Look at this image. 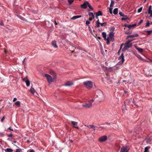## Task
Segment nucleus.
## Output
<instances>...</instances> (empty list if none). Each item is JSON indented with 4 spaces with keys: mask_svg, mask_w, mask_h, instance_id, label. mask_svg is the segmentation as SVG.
<instances>
[{
    "mask_svg": "<svg viewBox=\"0 0 152 152\" xmlns=\"http://www.w3.org/2000/svg\"><path fill=\"white\" fill-rule=\"evenodd\" d=\"M102 34L104 39H106L107 38H106V33L105 32H102Z\"/></svg>",
    "mask_w": 152,
    "mask_h": 152,
    "instance_id": "nucleus-21",
    "label": "nucleus"
},
{
    "mask_svg": "<svg viewBox=\"0 0 152 152\" xmlns=\"http://www.w3.org/2000/svg\"><path fill=\"white\" fill-rule=\"evenodd\" d=\"M118 60L119 61L117 63V65H122L124 61V56L123 53H122L121 55L119 57Z\"/></svg>",
    "mask_w": 152,
    "mask_h": 152,
    "instance_id": "nucleus-4",
    "label": "nucleus"
},
{
    "mask_svg": "<svg viewBox=\"0 0 152 152\" xmlns=\"http://www.w3.org/2000/svg\"><path fill=\"white\" fill-rule=\"evenodd\" d=\"M88 15H89L91 17V16H92V15H94L93 14V13H92V12H90L89 14H88Z\"/></svg>",
    "mask_w": 152,
    "mask_h": 152,
    "instance_id": "nucleus-44",
    "label": "nucleus"
},
{
    "mask_svg": "<svg viewBox=\"0 0 152 152\" xmlns=\"http://www.w3.org/2000/svg\"><path fill=\"white\" fill-rule=\"evenodd\" d=\"M82 17V16L81 15H76L73 17L71 18V20H75L76 19L80 18Z\"/></svg>",
    "mask_w": 152,
    "mask_h": 152,
    "instance_id": "nucleus-15",
    "label": "nucleus"
},
{
    "mask_svg": "<svg viewBox=\"0 0 152 152\" xmlns=\"http://www.w3.org/2000/svg\"><path fill=\"white\" fill-rule=\"evenodd\" d=\"M29 152H35V151L33 150H30Z\"/></svg>",
    "mask_w": 152,
    "mask_h": 152,
    "instance_id": "nucleus-55",
    "label": "nucleus"
},
{
    "mask_svg": "<svg viewBox=\"0 0 152 152\" xmlns=\"http://www.w3.org/2000/svg\"><path fill=\"white\" fill-rule=\"evenodd\" d=\"M129 25L128 24H125V25H124V26L125 27H129Z\"/></svg>",
    "mask_w": 152,
    "mask_h": 152,
    "instance_id": "nucleus-52",
    "label": "nucleus"
},
{
    "mask_svg": "<svg viewBox=\"0 0 152 152\" xmlns=\"http://www.w3.org/2000/svg\"><path fill=\"white\" fill-rule=\"evenodd\" d=\"M54 23H55V24L56 25H57V24H58L57 23V22H56V20H55V21H54Z\"/></svg>",
    "mask_w": 152,
    "mask_h": 152,
    "instance_id": "nucleus-59",
    "label": "nucleus"
},
{
    "mask_svg": "<svg viewBox=\"0 0 152 152\" xmlns=\"http://www.w3.org/2000/svg\"><path fill=\"white\" fill-rule=\"evenodd\" d=\"M142 10V7H140V8L138 9V10H137V12L138 13H140V12H141Z\"/></svg>",
    "mask_w": 152,
    "mask_h": 152,
    "instance_id": "nucleus-32",
    "label": "nucleus"
},
{
    "mask_svg": "<svg viewBox=\"0 0 152 152\" xmlns=\"http://www.w3.org/2000/svg\"><path fill=\"white\" fill-rule=\"evenodd\" d=\"M89 3L88 1H85L83 4L81 5V7L83 9H85L87 7Z\"/></svg>",
    "mask_w": 152,
    "mask_h": 152,
    "instance_id": "nucleus-11",
    "label": "nucleus"
},
{
    "mask_svg": "<svg viewBox=\"0 0 152 152\" xmlns=\"http://www.w3.org/2000/svg\"><path fill=\"white\" fill-rule=\"evenodd\" d=\"M26 58H24V59L23 60V63H24V62H25V60H26Z\"/></svg>",
    "mask_w": 152,
    "mask_h": 152,
    "instance_id": "nucleus-57",
    "label": "nucleus"
},
{
    "mask_svg": "<svg viewBox=\"0 0 152 152\" xmlns=\"http://www.w3.org/2000/svg\"><path fill=\"white\" fill-rule=\"evenodd\" d=\"M105 64H106V65H108V64H107V62H105Z\"/></svg>",
    "mask_w": 152,
    "mask_h": 152,
    "instance_id": "nucleus-63",
    "label": "nucleus"
},
{
    "mask_svg": "<svg viewBox=\"0 0 152 152\" xmlns=\"http://www.w3.org/2000/svg\"><path fill=\"white\" fill-rule=\"evenodd\" d=\"M52 44L54 47L56 48L58 47V46L56 45V42L54 40L52 42Z\"/></svg>",
    "mask_w": 152,
    "mask_h": 152,
    "instance_id": "nucleus-16",
    "label": "nucleus"
},
{
    "mask_svg": "<svg viewBox=\"0 0 152 152\" xmlns=\"http://www.w3.org/2000/svg\"><path fill=\"white\" fill-rule=\"evenodd\" d=\"M129 149V147L127 146H123L121 148L120 152H128Z\"/></svg>",
    "mask_w": 152,
    "mask_h": 152,
    "instance_id": "nucleus-6",
    "label": "nucleus"
},
{
    "mask_svg": "<svg viewBox=\"0 0 152 152\" xmlns=\"http://www.w3.org/2000/svg\"><path fill=\"white\" fill-rule=\"evenodd\" d=\"M88 7L91 10H93V8L91 6V4L89 3V4L88 5Z\"/></svg>",
    "mask_w": 152,
    "mask_h": 152,
    "instance_id": "nucleus-34",
    "label": "nucleus"
},
{
    "mask_svg": "<svg viewBox=\"0 0 152 152\" xmlns=\"http://www.w3.org/2000/svg\"><path fill=\"white\" fill-rule=\"evenodd\" d=\"M93 19V18H90L88 20H89L90 21H91Z\"/></svg>",
    "mask_w": 152,
    "mask_h": 152,
    "instance_id": "nucleus-53",
    "label": "nucleus"
},
{
    "mask_svg": "<svg viewBox=\"0 0 152 152\" xmlns=\"http://www.w3.org/2000/svg\"><path fill=\"white\" fill-rule=\"evenodd\" d=\"M96 27H99L100 26H99V24H100V23L99 22V20H98L96 22Z\"/></svg>",
    "mask_w": 152,
    "mask_h": 152,
    "instance_id": "nucleus-24",
    "label": "nucleus"
},
{
    "mask_svg": "<svg viewBox=\"0 0 152 152\" xmlns=\"http://www.w3.org/2000/svg\"><path fill=\"white\" fill-rule=\"evenodd\" d=\"M0 25H1V26H3V23L2 22V21H1L0 22Z\"/></svg>",
    "mask_w": 152,
    "mask_h": 152,
    "instance_id": "nucleus-51",
    "label": "nucleus"
},
{
    "mask_svg": "<svg viewBox=\"0 0 152 152\" xmlns=\"http://www.w3.org/2000/svg\"><path fill=\"white\" fill-rule=\"evenodd\" d=\"M125 17L122 18H121V20H126L128 19V18L126 16H125Z\"/></svg>",
    "mask_w": 152,
    "mask_h": 152,
    "instance_id": "nucleus-33",
    "label": "nucleus"
},
{
    "mask_svg": "<svg viewBox=\"0 0 152 152\" xmlns=\"http://www.w3.org/2000/svg\"><path fill=\"white\" fill-rule=\"evenodd\" d=\"M25 82L26 86H29L30 84V81L28 80H27L25 81Z\"/></svg>",
    "mask_w": 152,
    "mask_h": 152,
    "instance_id": "nucleus-25",
    "label": "nucleus"
},
{
    "mask_svg": "<svg viewBox=\"0 0 152 152\" xmlns=\"http://www.w3.org/2000/svg\"><path fill=\"white\" fill-rule=\"evenodd\" d=\"M123 44H122L121 45V48H120V49L119 50V51L118 52V53H119V51H120V50L121 49V47H122V45H123Z\"/></svg>",
    "mask_w": 152,
    "mask_h": 152,
    "instance_id": "nucleus-56",
    "label": "nucleus"
},
{
    "mask_svg": "<svg viewBox=\"0 0 152 152\" xmlns=\"http://www.w3.org/2000/svg\"><path fill=\"white\" fill-rule=\"evenodd\" d=\"M114 29H115V28L114 27H112L111 28L110 30L111 31H113L114 30Z\"/></svg>",
    "mask_w": 152,
    "mask_h": 152,
    "instance_id": "nucleus-48",
    "label": "nucleus"
},
{
    "mask_svg": "<svg viewBox=\"0 0 152 152\" xmlns=\"http://www.w3.org/2000/svg\"><path fill=\"white\" fill-rule=\"evenodd\" d=\"M87 127H89L90 128L93 129H94L95 128V126L92 125H91L89 126H88Z\"/></svg>",
    "mask_w": 152,
    "mask_h": 152,
    "instance_id": "nucleus-28",
    "label": "nucleus"
},
{
    "mask_svg": "<svg viewBox=\"0 0 152 152\" xmlns=\"http://www.w3.org/2000/svg\"><path fill=\"white\" fill-rule=\"evenodd\" d=\"M132 28H133V27H132V25H129V27H128L129 29H131Z\"/></svg>",
    "mask_w": 152,
    "mask_h": 152,
    "instance_id": "nucleus-46",
    "label": "nucleus"
},
{
    "mask_svg": "<svg viewBox=\"0 0 152 152\" xmlns=\"http://www.w3.org/2000/svg\"><path fill=\"white\" fill-rule=\"evenodd\" d=\"M150 148V146H148L145 147L144 149V152H149V149Z\"/></svg>",
    "mask_w": 152,
    "mask_h": 152,
    "instance_id": "nucleus-18",
    "label": "nucleus"
},
{
    "mask_svg": "<svg viewBox=\"0 0 152 152\" xmlns=\"http://www.w3.org/2000/svg\"><path fill=\"white\" fill-rule=\"evenodd\" d=\"M150 24V23H149V21L148 20L147 21L145 25V26L146 27H148L149 26Z\"/></svg>",
    "mask_w": 152,
    "mask_h": 152,
    "instance_id": "nucleus-31",
    "label": "nucleus"
},
{
    "mask_svg": "<svg viewBox=\"0 0 152 152\" xmlns=\"http://www.w3.org/2000/svg\"><path fill=\"white\" fill-rule=\"evenodd\" d=\"M17 99V98H14L13 99V102H15V101Z\"/></svg>",
    "mask_w": 152,
    "mask_h": 152,
    "instance_id": "nucleus-54",
    "label": "nucleus"
},
{
    "mask_svg": "<svg viewBox=\"0 0 152 152\" xmlns=\"http://www.w3.org/2000/svg\"><path fill=\"white\" fill-rule=\"evenodd\" d=\"M115 4V1L112 0H111V3L110 4V7H112L113 6L114 4Z\"/></svg>",
    "mask_w": 152,
    "mask_h": 152,
    "instance_id": "nucleus-19",
    "label": "nucleus"
},
{
    "mask_svg": "<svg viewBox=\"0 0 152 152\" xmlns=\"http://www.w3.org/2000/svg\"><path fill=\"white\" fill-rule=\"evenodd\" d=\"M136 24H132V27H134V26H136Z\"/></svg>",
    "mask_w": 152,
    "mask_h": 152,
    "instance_id": "nucleus-58",
    "label": "nucleus"
},
{
    "mask_svg": "<svg viewBox=\"0 0 152 152\" xmlns=\"http://www.w3.org/2000/svg\"><path fill=\"white\" fill-rule=\"evenodd\" d=\"M74 1V0H68L69 4H71Z\"/></svg>",
    "mask_w": 152,
    "mask_h": 152,
    "instance_id": "nucleus-40",
    "label": "nucleus"
},
{
    "mask_svg": "<svg viewBox=\"0 0 152 152\" xmlns=\"http://www.w3.org/2000/svg\"><path fill=\"white\" fill-rule=\"evenodd\" d=\"M138 36V35L137 34H132L129 36L128 37L132 38H134L135 37H137Z\"/></svg>",
    "mask_w": 152,
    "mask_h": 152,
    "instance_id": "nucleus-17",
    "label": "nucleus"
},
{
    "mask_svg": "<svg viewBox=\"0 0 152 152\" xmlns=\"http://www.w3.org/2000/svg\"><path fill=\"white\" fill-rule=\"evenodd\" d=\"M7 136L8 137H12V134H10L7 135Z\"/></svg>",
    "mask_w": 152,
    "mask_h": 152,
    "instance_id": "nucleus-47",
    "label": "nucleus"
},
{
    "mask_svg": "<svg viewBox=\"0 0 152 152\" xmlns=\"http://www.w3.org/2000/svg\"><path fill=\"white\" fill-rule=\"evenodd\" d=\"M136 49L138 50L140 52H142L143 51L142 49L139 48H136Z\"/></svg>",
    "mask_w": 152,
    "mask_h": 152,
    "instance_id": "nucleus-27",
    "label": "nucleus"
},
{
    "mask_svg": "<svg viewBox=\"0 0 152 152\" xmlns=\"http://www.w3.org/2000/svg\"><path fill=\"white\" fill-rule=\"evenodd\" d=\"M71 123L72 125H77V122L72 121H71Z\"/></svg>",
    "mask_w": 152,
    "mask_h": 152,
    "instance_id": "nucleus-30",
    "label": "nucleus"
},
{
    "mask_svg": "<svg viewBox=\"0 0 152 152\" xmlns=\"http://www.w3.org/2000/svg\"><path fill=\"white\" fill-rule=\"evenodd\" d=\"M142 21H143V20H141L139 23V24L140 25V24H141V23H142Z\"/></svg>",
    "mask_w": 152,
    "mask_h": 152,
    "instance_id": "nucleus-49",
    "label": "nucleus"
},
{
    "mask_svg": "<svg viewBox=\"0 0 152 152\" xmlns=\"http://www.w3.org/2000/svg\"><path fill=\"white\" fill-rule=\"evenodd\" d=\"M94 99H92L91 100L88 101V103L82 104V106L83 107L85 108H89L91 107L92 105V103L94 102Z\"/></svg>",
    "mask_w": 152,
    "mask_h": 152,
    "instance_id": "nucleus-2",
    "label": "nucleus"
},
{
    "mask_svg": "<svg viewBox=\"0 0 152 152\" xmlns=\"http://www.w3.org/2000/svg\"><path fill=\"white\" fill-rule=\"evenodd\" d=\"M114 33L113 32H110L109 34V37L107 38H109V39L112 41H113L114 40Z\"/></svg>",
    "mask_w": 152,
    "mask_h": 152,
    "instance_id": "nucleus-7",
    "label": "nucleus"
},
{
    "mask_svg": "<svg viewBox=\"0 0 152 152\" xmlns=\"http://www.w3.org/2000/svg\"><path fill=\"white\" fill-rule=\"evenodd\" d=\"M146 32L149 35L151 34V33L152 32V30H148L146 31Z\"/></svg>",
    "mask_w": 152,
    "mask_h": 152,
    "instance_id": "nucleus-36",
    "label": "nucleus"
},
{
    "mask_svg": "<svg viewBox=\"0 0 152 152\" xmlns=\"http://www.w3.org/2000/svg\"><path fill=\"white\" fill-rule=\"evenodd\" d=\"M50 73L51 74L53 75V78L50 75L48 74H46L45 75V76L46 77L47 81L49 83H50L51 82H53V80L55 79L56 78V74L53 71L51 72Z\"/></svg>",
    "mask_w": 152,
    "mask_h": 152,
    "instance_id": "nucleus-1",
    "label": "nucleus"
},
{
    "mask_svg": "<svg viewBox=\"0 0 152 152\" xmlns=\"http://www.w3.org/2000/svg\"><path fill=\"white\" fill-rule=\"evenodd\" d=\"M119 14L121 16L125 17L124 14L122 12H120Z\"/></svg>",
    "mask_w": 152,
    "mask_h": 152,
    "instance_id": "nucleus-38",
    "label": "nucleus"
},
{
    "mask_svg": "<svg viewBox=\"0 0 152 152\" xmlns=\"http://www.w3.org/2000/svg\"><path fill=\"white\" fill-rule=\"evenodd\" d=\"M104 40L107 41V45H109L110 43V39H109V38H107L106 39Z\"/></svg>",
    "mask_w": 152,
    "mask_h": 152,
    "instance_id": "nucleus-29",
    "label": "nucleus"
},
{
    "mask_svg": "<svg viewBox=\"0 0 152 152\" xmlns=\"http://www.w3.org/2000/svg\"><path fill=\"white\" fill-rule=\"evenodd\" d=\"M118 8H116L114 9L113 11V13L115 15H116L118 14Z\"/></svg>",
    "mask_w": 152,
    "mask_h": 152,
    "instance_id": "nucleus-20",
    "label": "nucleus"
},
{
    "mask_svg": "<svg viewBox=\"0 0 152 152\" xmlns=\"http://www.w3.org/2000/svg\"><path fill=\"white\" fill-rule=\"evenodd\" d=\"M97 16V15H96V18L97 19H98V16Z\"/></svg>",
    "mask_w": 152,
    "mask_h": 152,
    "instance_id": "nucleus-61",
    "label": "nucleus"
},
{
    "mask_svg": "<svg viewBox=\"0 0 152 152\" xmlns=\"http://www.w3.org/2000/svg\"><path fill=\"white\" fill-rule=\"evenodd\" d=\"M21 151V149H18L16 150V151L15 152H20V151Z\"/></svg>",
    "mask_w": 152,
    "mask_h": 152,
    "instance_id": "nucleus-41",
    "label": "nucleus"
},
{
    "mask_svg": "<svg viewBox=\"0 0 152 152\" xmlns=\"http://www.w3.org/2000/svg\"><path fill=\"white\" fill-rule=\"evenodd\" d=\"M148 13L150 15V17H152V10L151 5L149 6L148 9Z\"/></svg>",
    "mask_w": 152,
    "mask_h": 152,
    "instance_id": "nucleus-12",
    "label": "nucleus"
},
{
    "mask_svg": "<svg viewBox=\"0 0 152 152\" xmlns=\"http://www.w3.org/2000/svg\"><path fill=\"white\" fill-rule=\"evenodd\" d=\"M30 91L31 93L32 94H34L35 93H36V91L31 86L30 90Z\"/></svg>",
    "mask_w": 152,
    "mask_h": 152,
    "instance_id": "nucleus-14",
    "label": "nucleus"
},
{
    "mask_svg": "<svg viewBox=\"0 0 152 152\" xmlns=\"http://www.w3.org/2000/svg\"><path fill=\"white\" fill-rule=\"evenodd\" d=\"M8 129L10 130V131H13V130L11 128V127H10L8 128Z\"/></svg>",
    "mask_w": 152,
    "mask_h": 152,
    "instance_id": "nucleus-50",
    "label": "nucleus"
},
{
    "mask_svg": "<svg viewBox=\"0 0 152 152\" xmlns=\"http://www.w3.org/2000/svg\"><path fill=\"white\" fill-rule=\"evenodd\" d=\"M107 139V137L106 136H103L100 137L99 140L100 142H103L105 141Z\"/></svg>",
    "mask_w": 152,
    "mask_h": 152,
    "instance_id": "nucleus-10",
    "label": "nucleus"
},
{
    "mask_svg": "<svg viewBox=\"0 0 152 152\" xmlns=\"http://www.w3.org/2000/svg\"><path fill=\"white\" fill-rule=\"evenodd\" d=\"M13 151V150L11 148H8L6 149L7 152H12Z\"/></svg>",
    "mask_w": 152,
    "mask_h": 152,
    "instance_id": "nucleus-26",
    "label": "nucleus"
},
{
    "mask_svg": "<svg viewBox=\"0 0 152 152\" xmlns=\"http://www.w3.org/2000/svg\"><path fill=\"white\" fill-rule=\"evenodd\" d=\"M5 117L4 116L3 118H2L1 119V122H3V121L4 120V119H5Z\"/></svg>",
    "mask_w": 152,
    "mask_h": 152,
    "instance_id": "nucleus-43",
    "label": "nucleus"
},
{
    "mask_svg": "<svg viewBox=\"0 0 152 152\" xmlns=\"http://www.w3.org/2000/svg\"><path fill=\"white\" fill-rule=\"evenodd\" d=\"M73 84H74L71 81H68L66 83L65 86H70L73 85Z\"/></svg>",
    "mask_w": 152,
    "mask_h": 152,
    "instance_id": "nucleus-13",
    "label": "nucleus"
},
{
    "mask_svg": "<svg viewBox=\"0 0 152 152\" xmlns=\"http://www.w3.org/2000/svg\"><path fill=\"white\" fill-rule=\"evenodd\" d=\"M86 87L88 89H91L92 87L93 82L91 81H86L83 83Z\"/></svg>",
    "mask_w": 152,
    "mask_h": 152,
    "instance_id": "nucleus-3",
    "label": "nucleus"
},
{
    "mask_svg": "<svg viewBox=\"0 0 152 152\" xmlns=\"http://www.w3.org/2000/svg\"><path fill=\"white\" fill-rule=\"evenodd\" d=\"M132 41V40H129L126 42L124 45H126L127 48H129L132 45V44L130 43Z\"/></svg>",
    "mask_w": 152,
    "mask_h": 152,
    "instance_id": "nucleus-8",
    "label": "nucleus"
},
{
    "mask_svg": "<svg viewBox=\"0 0 152 152\" xmlns=\"http://www.w3.org/2000/svg\"><path fill=\"white\" fill-rule=\"evenodd\" d=\"M15 105L18 106V107H20V102L19 101H17L15 103Z\"/></svg>",
    "mask_w": 152,
    "mask_h": 152,
    "instance_id": "nucleus-23",
    "label": "nucleus"
},
{
    "mask_svg": "<svg viewBox=\"0 0 152 152\" xmlns=\"http://www.w3.org/2000/svg\"><path fill=\"white\" fill-rule=\"evenodd\" d=\"M106 24V22H104L102 23H100V24L102 26H105Z\"/></svg>",
    "mask_w": 152,
    "mask_h": 152,
    "instance_id": "nucleus-39",
    "label": "nucleus"
},
{
    "mask_svg": "<svg viewBox=\"0 0 152 152\" xmlns=\"http://www.w3.org/2000/svg\"><path fill=\"white\" fill-rule=\"evenodd\" d=\"M86 23L87 26H89V24L90 23V21L89 20H87L86 21Z\"/></svg>",
    "mask_w": 152,
    "mask_h": 152,
    "instance_id": "nucleus-37",
    "label": "nucleus"
},
{
    "mask_svg": "<svg viewBox=\"0 0 152 152\" xmlns=\"http://www.w3.org/2000/svg\"><path fill=\"white\" fill-rule=\"evenodd\" d=\"M112 10H113V8L112 7H110V8H109V11L110 13V14H112Z\"/></svg>",
    "mask_w": 152,
    "mask_h": 152,
    "instance_id": "nucleus-35",
    "label": "nucleus"
},
{
    "mask_svg": "<svg viewBox=\"0 0 152 152\" xmlns=\"http://www.w3.org/2000/svg\"><path fill=\"white\" fill-rule=\"evenodd\" d=\"M96 15H97V16H100L102 15V14L101 12L100 11H99L96 14Z\"/></svg>",
    "mask_w": 152,
    "mask_h": 152,
    "instance_id": "nucleus-22",
    "label": "nucleus"
},
{
    "mask_svg": "<svg viewBox=\"0 0 152 152\" xmlns=\"http://www.w3.org/2000/svg\"><path fill=\"white\" fill-rule=\"evenodd\" d=\"M20 18L21 20H23V21L26 20L23 17H21Z\"/></svg>",
    "mask_w": 152,
    "mask_h": 152,
    "instance_id": "nucleus-45",
    "label": "nucleus"
},
{
    "mask_svg": "<svg viewBox=\"0 0 152 152\" xmlns=\"http://www.w3.org/2000/svg\"><path fill=\"white\" fill-rule=\"evenodd\" d=\"M92 18H93V19H94V15H92Z\"/></svg>",
    "mask_w": 152,
    "mask_h": 152,
    "instance_id": "nucleus-60",
    "label": "nucleus"
},
{
    "mask_svg": "<svg viewBox=\"0 0 152 152\" xmlns=\"http://www.w3.org/2000/svg\"><path fill=\"white\" fill-rule=\"evenodd\" d=\"M133 103L134 104H135V102L134 101H133Z\"/></svg>",
    "mask_w": 152,
    "mask_h": 152,
    "instance_id": "nucleus-64",
    "label": "nucleus"
},
{
    "mask_svg": "<svg viewBox=\"0 0 152 152\" xmlns=\"http://www.w3.org/2000/svg\"><path fill=\"white\" fill-rule=\"evenodd\" d=\"M107 70L111 72H113V71L117 69V68L116 66H114L113 67H109L107 68Z\"/></svg>",
    "mask_w": 152,
    "mask_h": 152,
    "instance_id": "nucleus-9",
    "label": "nucleus"
},
{
    "mask_svg": "<svg viewBox=\"0 0 152 152\" xmlns=\"http://www.w3.org/2000/svg\"><path fill=\"white\" fill-rule=\"evenodd\" d=\"M98 94L97 95V96L100 99H103L104 98V96L103 92L100 91H97Z\"/></svg>",
    "mask_w": 152,
    "mask_h": 152,
    "instance_id": "nucleus-5",
    "label": "nucleus"
},
{
    "mask_svg": "<svg viewBox=\"0 0 152 152\" xmlns=\"http://www.w3.org/2000/svg\"><path fill=\"white\" fill-rule=\"evenodd\" d=\"M129 48H127L126 47V45H125L124 47L123 48V49L124 50H127Z\"/></svg>",
    "mask_w": 152,
    "mask_h": 152,
    "instance_id": "nucleus-42",
    "label": "nucleus"
},
{
    "mask_svg": "<svg viewBox=\"0 0 152 152\" xmlns=\"http://www.w3.org/2000/svg\"><path fill=\"white\" fill-rule=\"evenodd\" d=\"M125 33V34H129V33L128 32H126H126Z\"/></svg>",
    "mask_w": 152,
    "mask_h": 152,
    "instance_id": "nucleus-62",
    "label": "nucleus"
}]
</instances>
